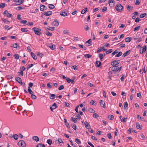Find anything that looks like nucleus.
<instances>
[{
  "instance_id": "12",
  "label": "nucleus",
  "mask_w": 147,
  "mask_h": 147,
  "mask_svg": "<svg viewBox=\"0 0 147 147\" xmlns=\"http://www.w3.org/2000/svg\"><path fill=\"white\" fill-rule=\"evenodd\" d=\"M146 45H144L143 47L142 48V51L141 50H140V52L141 54L143 53L146 50Z\"/></svg>"
},
{
  "instance_id": "5",
  "label": "nucleus",
  "mask_w": 147,
  "mask_h": 147,
  "mask_svg": "<svg viewBox=\"0 0 147 147\" xmlns=\"http://www.w3.org/2000/svg\"><path fill=\"white\" fill-rule=\"evenodd\" d=\"M109 4L111 7H113L114 5L115 1L114 0H109Z\"/></svg>"
},
{
  "instance_id": "46",
  "label": "nucleus",
  "mask_w": 147,
  "mask_h": 147,
  "mask_svg": "<svg viewBox=\"0 0 147 147\" xmlns=\"http://www.w3.org/2000/svg\"><path fill=\"white\" fill-rule=\"evenodd\" d=\"M49 7L50 9H53L55 8V6L53 4H50L49 5Z\"/></svg>"
},
{
  "instance_id": "64",
  "label": "nucleus",
  "mask_w": 147,
  "mask_h": 147,
  "mask_svg": "<svg viewBox=\"0 0 147 147\" xmlns=\"http://www.w3.org/2000/svg\"><path fill=\"white\" fill-rule=\"evenodd\" d=\"M13 57L16 59H18V54H15V55H14Z\"/></svg>"
},
{
  "instance_id": "32",
  "label": "nucleus",
  "mask_w": 147,
  "mask_h": 147,
  "mask_svg": "<svg viewBox=\"0 0 147 147\" xmlns=\"http://www.w3.org/2000/svg\"><path fill=\"white\" fill-rule=\"evenodd\" d=\"M71 120L74 123H76L77 121L76 118H74L73 117H71Z\"/></svg>"
},
{
  "instance_id": "63",
  "label": "nucleus",
  "mask_w": 147,
  "mask_h": 147,
  "mask_svg": "<svg viewBox=\"0 0 147 147\" xmlns=\"http://www.w3.org/2000/svg\"><path fill=\"white\" fill-rule=\"evenodd\" d=\"M72 67V68L74 69L75 70H78V68L77 66L73 65Z\"/></svg>"
},
{
  "instance_id": "49",
  "label": "nucleus",
  "mask_w": 147,
  "mask_h": 147,
  "mask_svg": "<svg viewBox=\"0 0 147 147\" xmlns=\"http://www.w3.org/2000/svg\"><path fill=\"white\" fill-rule=\"evenodd\" d=\"M71 126H72V128L75 130L76 129V125L74 123H73L71 125Z\"/></svg>"
},
{
  "instance_id": "17",
  "label": "nucleus",
  "mask_w": 147,
  "mask_h": 147,
  "mask_svg": "<svg viewBox=\"0 0 147 147\" xmlns=\"http://www.w3.org/2000/svg\"><path fill=\"white\" fill-rule=\"evenodd\" d=\"M31 56L33 59H37V57L36 56V55L33 53L31 52L30 53Z\"/></svg>"
},
{
  "instance_id": "24",
  "label": "nucleus",
  "mask_w": 147,
  "mask_h": 147,
  "mask_svg": "<svg viewBox=\"0 0 147 147\" xmlns=\"http://www.w3.org/2000/svg\"><path fill=\"white\" fill-rule=\"evenodd\" d=\"M136 127L137 128H138V129L140 128V129H142V128L141 127H142V126L141 125V126H140V124H139V123H136Z\"/></svg>"
},
{
  "instance_id": "50",
  "label": "nucleus",
  "mask_w": 147,
  "mask_h": 147,
  "mask_svg": "<svg viewBox=\"0 0 147 147\" xmlns=\"http://www.w3.org/2000/svg\"><path fill=\"white\" fill-rule=\"evenodd\" d=\"M47 142L49 145H51L52 144V140L51 139H48L47 140Z\"/></svg>"
},
{
  "instance_id": "10",
  "label": "nucleus",
  "mask_w": 147,
  "mask_h": 147,
  "mask_svg": "<svg viewBox=\"0 0 147 147\" xmlns=\"http://www.w3.org/2000/svg\"><path fill=\"white\" fill-rule=\"evenodd\" d=\"M85 127L87 129H89L91 126L89 124L87 121H85L84 123Z\"/></svg>"
},
{
  "instance_id": "4",
  "label": "nucleus",
  "mask_w": 147,
  "mask_h": 147,
  "mask_svg": "<svg viewBox=\"0 0 147 147\" xmlns=\"http://www.w3.org/2000/svg\"><path fill=\"white\" fill-rule=\"evenodd\" d=\"M3 14L5 16H6L8 18L11 17H12L13 16L12 14L9 13L7 10H5L3 13Z\"/></svg>"
},
{
  "instance_id": "9",
  "label": "nucleus",
  "mask_w": 147,
  "mask_h": 147,
  "mask_svg": "<svg viewBox=\"0 0 147 147\" xmlns=\"http://www.w3.org/2000/svg\"><path fill=\"white\" fill-rule=\"evenodd\" d=\"M47 9V7L45 5H40V10L41 11H42L44 10H46Z\"/></svg>"
},
{
  "instance_id": "6",
  "label": "nucleus",
  "mask_w": 147,
  "mask_h": 147,
  "mask_svg": "<svg viewBox=\"0 0 147 147\" xmlns=\"http://www.w3.org/2000/svg\"><path fill=\"white\" fill-rule=\"evenodd\" d=\"M111 69V70L113 71H115V73L116 74V72L118 71V69L119 68L118 66L113 65Z\"/></svg>"
},
{
  "instance_id": "25",
  "label": "nucleus",
  "mask_w": 147,
  "mask_h": 147,
  "mask_svg": "<svg viewBox=\"0 0 147 147\" xmlns=\"http://www.w3.org/2000/svg\"><path fill=\"white\" fill-rule=\"evenodd\" d=\"M54 22L55 23L54 24V26H59V23L57 20H55L54 21Z\"/></svg>"
},
{
  "instance_id": "41",
  "label": "nucleus",
  "mask_w": 147,
  "mask_h": 147,
  "mask_svg": "<svg viewBox=\"0 0 147 147\" xmlns=\"http://www.w3.org/2000/svg\"><path fill=\"white\" fill-rule=\"evenodd\" d=\"M146 15L147 14L146 13H142L141 15H140V18H143L145 16H146Z\"/></svg>"
},
{
  "instance_id": "7",
  "label": "nucleus",
  "mask_w": 147,
  "mask_h": 147,
  "mask_svg": "<svg viewBox=\"0 0 147 147\" xmlns=\"http://www.w3.org/2000/svg\"><path fill=\"white\" fill-rule=\"evenodd\" d=\"M57 107L56 103H54L50 107V109L52 111H53L54 109H55L57 108Z\"/></svg>"
},
{
  "instance_id": "20",
  "label": "nucleus",
  "mask_w": 147,
  "mask_h": 147,
  "mask_svg": "<svg viewBox=\"0 0 147 147\" xmlns=\"http://www.w3.org/2000/svg\"><path fill=\"white\" fill-rule=\"evenodd\" d=\"M19 84H20L21 85H22L23 86H24L25 85V83H23L22 82V80L19 77Z\"/></svg>"
},
{
  "instance_id": "34",
  "label": "nucleus",
  "mask_w": 147,
  "mask_h": 147,
  "mask_svg": "<svg viewBox=\"0 0 147 147\" xmlns=\"http://www.w3.org/2000/svg\"><path fill=\"white\" fill-rule=\"evenodd\" d=\"M55 95L54 94H51L50 96V98L51 99H54L55 97Z\"/></svg>"
},
{
  "instance_id": "44",
  "label": "nucleus",
  "mask_w": 147,
  "mask_h": 147,
  "mask_svg": "<svg viewBox=\"0 0 147 147\" xmlns=\"http://www.w3.org/2000/svg\"><path fill=\"white\" fill-rule=\"evenodd\" d=\"M3 22H5L6 24H9L10 23V22L9 21H8L5 19H3Z\"/></svg>"
},
{
  "instance_id": "11",
  "label": "nucleus",
  "mask_w": 147,
  "mask_h": 147,
  "mask_svg": "<svg viewBox=\"0 0 147 147\" xmlns=\"http://www.w3.org/2000/svg\"><path fill=\"white\" fill-rule=\"evenodd\" d=\"M52 13V12L51 11H48L47 12H45L44 14L46 16H49L51 15Z\"/></svg>"
},
{
  "instance_id": "2",
  "label": "nucleus",
  "mask_w": 147,
  "mask_h": 147,
  "mask_svg": "<svg viewBox=\"0 0 147 147\" xmlns=\"http://www.w3.org/2000/svg\"><path fill=\"white\" fill-rule=\"evenodd\" d=\"M32 30L34 31L35 34L39 36L41 35V32L40 31L41 30L40 29L36 27H34L32 29Z\"/></svg>"
},
{
  "instance_id": "43",
  "label": "nucleus",
  "mask_w": 147,
  "mask_h": 147,
  "mask_svg": "<svg viewBox=\"0 0 147 147\" xmlns=\"http://www.w3.org/2000/svg\"><path fill=\"white\" fill-rule=\"evenodd\" d=\"M28 91L30 94H32L33 93V91L31 90L30 87H28Z\"/></svg>"
},
{
  "instance_id": "1",
  "label": "nucleus",
  "mask_w": 147,
  "mask_h": 147,
  "mask_svg": "<svg viewBox=\"0 0 147 147\" xmlns=\"http://www.w3.org/2000/svg\"><path fill=\"white\" fill-rule=\"evenodd\" d=\"M115 8L117 11L121 12L123 10V7L120 4H119L116 5Z\"/></svg>"
},
{
  "instance_id": "19",
  "label": "nucleus",
  "mask_w": 147,
  "mask_h": 147,
  "mask_svg": "<svg viewBox=\"0 0 147 147\" xmlns=\"http://www.w3.org/2000/svg\"><path fill=\"white\" fill-rule=\"evenodd\" d=\"M111 65H112L118 66V65L117 62L115 60H114L111 63Z\"/></svg>"
},
{
  "instance_id": "40",
  "label": "nucleus",
  "mask_w": 147,
  "mask_h": 147,
  "mask_svg": "<svg viewBox=\"0 0 147 147\" xmlns=\"http://www.w3.org/2000/svg\"><path fill=\"white\" fill-rule=\"evenodd\" d=\"M88 111L91 113H94L95 111L92 109L90 108L88 109Z\"/></svg>"
},
{
  "instance_id": "52",
  "label": "nucleus",
  "mask_w": 147,
  "mask_h": 147,
  "mask_svg": "<svg viewBox=\"0 0 147 147\" xmlns=\"http://www.w3.org/2000/svg\"><path fill=\"white\" fill-rule=\"evenodd\" d=\"M140 26H138L135 27L134 29V31H135L138 30H139L140 29Z\"/></svg>"
},
{
  "instance_id": "16",
  "label": "nucleus",
  "mask_w": 147,
  "mask_h": 147,
  "mask_svg": "<svg viewBox=\"0 0 147 147\" xmlns=\"http://www.w3.org/2000/svg\"><path fill=\"white\" fill-rule=\"evenodd\" d=\"M133 7L129 6V5H127V9L129 11L132 10L133 9Z\"/></svg>"
},
{
  "instance_id": "26",
  "label": "nucleus",
  "mask_w": 147,
  "mask_h": 147,
  "mask_svg": "<svg viewBox=\"0 0 147 147\" xmlns=\"http://www.w3.org/2000/svg\"><path fill=\"white\" fill-rule=\"evenodd\" d=\"M88 10L87 7L83 9L81 11V13L82 14H84Z\"/></svg>"
},
{
  "instance_id": "28",
  "label": "nucleus",
  "mask_w": 147,
  "mask_h": 147,
  "mask_svg": "<svg viewBox=\"0 0 147 147\" xmlns=\"http://www.w3.org/2000/svg\"><path fill=\"white\" fill-rule=\"evenodd\" d=\"M21 30L23 32H26L28 31L27 29L26 28H22L21 29Z\"/></svg>"
},
{
  "instance_id": "56",
  "label": "nucleus",
  "mask_w": 147,
  "mask_h": 147,
  "mask_svg": "<svg viewBox=\"0 0 147 147\" xmlns=\"http://www.w3.org/2000/svg\"><path fill=\"white\" fill-rule=\"evenodd\" d=\"M55 28L54 27H50L49 28H47V29L49 30H51V31H53L54 30Z\"/></svg>"
},
{
  "instance_id": "37",
  "label": "nucleus",
  "mask_w": 147,
  "mask_h": 147,
  "mask_svg": "<svg viewBox=\"0 0 147 147\" xmlns=\"http://www.w3.org/2000/svg\"><path fill=\"white\" fill-rule=\"evenodd\" d=\"M92 55H90L89 54H86L84 55V57L86 58H88L91 57Z\"/></svg>"
},
{
  "instance_id": "53",
  "label": "nucleus",
  "mask_w": 147,
  "mask_h": 147,
  "mask_svg": "<svg viewBox=\"0 0 147 147\" xmlns=\"http://www.w3.org/2000/svg\"><path fill=\"white\" fill-rule=\"evenodd\" d=\"M5 4L4 3L0 4V8H3L5 6Z\"/></svg>"
},
{
  "instance_id": "62",
  "label": "nucleus",
  "mask_w": 147,
  "mask_h": 147,
  "mask_svg": "<svg viewBox=\"0 0 147 147\" xmlns=\"http://www.w3.org/2000/svg\"><path fill=\"white\" fill-rule=\"evenodd\" d=\"M26 69L25 68L24 66L21 67H20V71H24Z\"/></svg>"
},
{
  "instance_id": "51",
  "label": "nucleus",
  "mask_w": 147,
  "mask_h": 147,
  "mask_svg": "<svg viewBox=\"0 0 147 147\" xmlns=\"http://www.w3.org/2000/svg\"><path fill=\"white\" fill-rule=\"evenodd\" d=\"M14 138L16 140H17L18 138V136L16 134H14L13 136Z\"/></svg>"
},
{
  "instance_id": "23",
  "label": "nucleus",
  "mask_w": 147,
  "mask_h": 147,
  "mask_svg": "<svg viewBox=\"0 0 147 147\" xmlns=\"http://www.w3.org/2000/svg\"><path fill=\"white\" fill-rule=\"evenodd\" d=\"M60 14L63 16H67V13H65V12H62L60 13Z\"/></svg>"
},
{
  "instance_id": "14",
  "label": "nucleus",
  "mask_w": 147,
  "mask_h": 147,
  "mask_svg": "<svg viewBox=\"0 0 147 147\" xmlns=\"http://www.w3.org/2000/svg\"><path fill=\"white\" fill-rule=\"evenodd\" d=\"M131 51V50H129L127 51L125 53H124L123 55V57H125L128 55L130 53Z\"/></svg>"
},
{
  "instance_id": "59",
  "label": "nucleus",
  "mask_w": 147,
  "mask_h": 147,
  "mask_svg": "<svg viewBox=\"0 0 147 147\" xmlns=\"http://www.w3.org/2000/svg\"><path fill=\"white\" fill-rule=\"evenodd\" d=\"M27 22V21L26 20H22L20 22V23L21 24H26Z\"/></svg>"
},
{
  "instance_id": "35",
  "label": "nucleus",
  "mask_w": 147,
  "mask_h": 147,
  "mask_svg": "<svg viewBox=\"0 0 147 147\" xmlns=\"http://www.w3.org/2000/svg\"><path fill=\"white\" fill-rule=\"evenodd\" d=\"M48 36H52V34L51 33L47 31H46V32L45 33Z\"/></svg>"
},
{
  "instance_id": "58",
  "label": "nucleus",
  "mask_w": 147,
  "mask_h": 147,
  "mask_svg": "<svg viewBox=\"0 0 147 147\" xmlns=\"http://www.w3.org/2000/svg\"><path fill=\"white\" fill-rule=\"evenodd\" d=\"M31 96L32 98L33 99H35L36 98V96L35 95L32 94Z\"/></svg>"
},
{
  "instance_id": "33",
  "label": "nucleus",
  "mask_w": 147,
  "mask_h": 147,
  "mask_svg": "<svg viewBox=\"0 0 147 147\" xmlns=\"http://www.w3.org/2000/svg\"><path fill=\"white\" fill-rule=\"evenodd\" d=\"M88 43L89 44L88 46L91 45H92V40L91 39H89L88 41L86 42V44L87 43Z\"/></svg>"
},
{
  "instance_id": "3",
  "label": "nucleus",
  "mask_w": 147,
  "mask_h": 147,
  "mask_svg": "<svg viewBox=\"0 0 147 147\" xmlns=\"http://www.w3.org/2000/svg\"><path fill=\"white\" fill-rule=\"evenodd\" d=\"M19 144H20L21 146L22 147H26V145L25 142L22 140L19 141Z\"/></svg>"
},
{
  "instance_id": "27",
  "label": "nucleus",
  "mask_w": 147,
  "mask_h": 147,
  "mask_svg": "<svg viewBox=\"0 0 147 147\" xmlns=\"http://www.w3.org/2000/svg\"><path fill=\"white\" fill-rule=\"evenodd\" d=\"M131 37L129 38V37H127L125 39V42H129L131 40Z\"/></svg>"
},
{
  "instance_id": "54",
  "label": "nucleus",
  "mask_w": 147,
  "mask_h": 147,
  "mask_svg": "<svg viewBox=\"0 0 147 147\" xmlns=\"http://www.w3.org/2000/svg\"><path fill=\"white\" fill-rule=\"evenodd\" d=\"M113 51L112 49H111L109 50L108 51H107L106 52V53L107 54H108L109 53H111Z\"/></svg>"
},
{
  "instance_id": "36",
  "label": "nucleus",
  "mask_w": 147,
  "mask_h": 147,
  "mask_svg": "<svg viewBox=\"0 0 147 147\" xmlns=\"http://www.w3.org/2000/svg\"><path fill=\"white\" fill-rule=\"evenodd\" d=\"M122 53L121 52H119L115 56V57H119L122 55Z\"/></svg>"
},
{
  "instance_id": "38",
  "label": "nucleus",
  "mask_w": 147,
  "mask_h": 147,
  "mask_svg": "<svg viewBox=\"0 0 147 147\" xmlns=\"http://www.w3.org/2000/svg\"><path fill=\"white\" fill-rule=\"evenodd\" d=\"M104 48V47H100V48L99 49H98L97 51V53H99L100 52L102 51L103 50V49Z\"/></svg>"
},
{
  "instance_id": "61",
  "label": "nucleus",
  "mask_w": 147,
  "mask_h": 147,
  "mask_svg": "<svg viewBox=\"0 0 147 147\" xmlns=\"http://www.w3.org/2000/svg\"><path fill=\"white\" fill-rule=\"evenodd\" d=\"M107 137L109 139H110L111 138L112 136L111 134L110 133H109L107 134Z\"/></svg>"
},
{
  "instance_id": "13",
  "label": "nucleus",
  "mask_w": 147,
  "mask_h": 147,
  "mask_svg": "<svg viewBox=\"0 0 147 147\" xmlns=\"http://www.w3.org/2000/svg\"><path fill=\"white\" fill-rule=\"evenodd\" d=\"M101 64V62L100 61H97L96 62L95 65L97 67H99Z\"/></svg>"
},
{
  "instance_id": "8",
  "label": "nucleus",
  "mask_w": 147,
  "mask_h": 147,
  "mask_svg": "<svg viewBox=\"0 0 147 147\" xmlns=\"http://www.w3.org/2000/svg\"><path fill=\"white\" fill-rule=\"evenodd\" d=\"M66 81L68 83H71L72 84H74L75 83L74 79L71 80L69 78H67Z\"/></svg>"
},
{
  "instance_id": "39",
  "label": "nucleus",
  "mask_w": 147,
  "mask_h": 147,
  "mask_svg": "<svg viewBox=\"0 0 147 147\" xmlns=\"http://www.w3.org/2000/svg\"><path fill=\"white\" fill-rule=\"evenodd\" d=\"M75 142L78 144H80L81 143V142L80 140L77 138H76L75 140Z\"/></svg>"
},
{
  "instance_id": "21",
  "label": "nucleus",
  "mask_w": 147,
  "mask_h": 147,
  "mask_svg": "<svg viewBox=\"0 0 147 147\" xmlns=\"http://www.w3.org/2000/svg\"><path fill=\"white\" fill-rule=\"evenodd\" d=\"M32 139L36 142H38L39 141V138L36 136H34L32 138Z\"/></svg>"
},
{
  "instance_id": "55",
  "label": "nucleus",
  "mask_w": 147,
  "mask_h": 147,
  "mask_svg": "<svg viewBox=\"0 0 147 147\" xmlns=\"http://www.w3.org/2000/svg\"><path fill=\"white\" fill-rule=\"evenodd\" d=\"M64 88V86L63 85H61L59 88L58 89L59 90H61L63 89Z\"/></svg>"
},
{
  "instance_id": "60",
  "label": "nucleus",
  "mask_w": 147,
  "mask_h": 147,
  "mask_svg": "<svg viewBox=\"0 0 147 147\" xmlns=\"http://www.w3.org/2000/svg\"><path fill=\"white\" fill-rule=\"evenodd\" d=\"M107 10V7H103L102 11L103 12L106 11Z\"/></svg>"
},
{
  "instance_id": "31",
  "label": "nucleus",
  "mask_w": 147,
  "mask_h": 147,
  "mask_svg": "<svg viewBox=\"0 0 147 147\" xmlns=\"http://www.w3.org/2000/svg\"><path fill=\"white\" fill-rule=\"evenodd\" d=\"M128 107V104L127 102H125L124 103V109H125Z\"/></svg>"
},
{
  "instance_id": "48",
  "label": "nucleus",
  "mask_w": 147,
  "mask_h": 147,
  "mask_svg": "<svg viewBox=\"0 0 147 147\" xmlns=\"http://www.w3.org/2000/svg\"><path fill=\"white\" fill-rule=\"evenodd\" d=\"M99 55L100 60V61H102V59H103L104 57L103 55L101 53L99 54Z\"/></svg>"
},
{
  "instance_id": "18",
  "label": "nucleus",
  "mask_w": 147,
  "mask_h": 147,
  "mask_svg": "<svg viewBox=\"0 0 147 147\" xmlns=\"http://www.w3.org/2000/svg\"><path fill=\"white\" fill-rule=\"evenodd\" d=\"M64 121L66 126L68 128H70V126L69 123L67 122V119H64Z\"/></svg>"
},
{
  "instance_id": "57",
  "label": "nucleus",
  "mask_w": 147,
  "mask_h": 147,
  "mask_svg": "<svg viewBox=\"0 0 147 147\" xmlns=\"http://www.w3.org/2000/svg\"><path fill=\"white\" fill-rule=\"evenodd\" d=\"M140 0H136L135 3V5H139L140 4Z\"/></svg>"
},
{
  "instance_id": "29",
  "label": "nucleus",
  "mask_w": 147,
  "mask_h": 147,
  "mask_svg": "<svg viewBox=\"0 0 147 147\" xmlns=\"http://www.w3.org/2000/svg\"><path fill=\"white\" fill-rule=\"evenodd\" d=\"M108 118L110 120H112L114 119V116L113 115H110L109 116Z\"/></svg>"
},
{
  "instance_id": "15",
  "label": "nucleus",
  "mask_w": 147,
  "mask_h": 147,
  "mask_svg": "<svg viewBox=\"0 0 147 147\" xmlns=\"http://www.w3.org/2000/svg\"><path fill=\"white\" fill-rule=\"evenodd\" d=\"M100 105L104 108H105V103L102 100H100Z\"/></svg>"
},
{
  "instance_id": "45",
  "label": "nucleus",
  "mask_w": 147,
  "mask_h": 147,
  "mask_svg": "<svg viewBox=\"0 0 147 147\" xmlns=\"http://www.w3.org/2000/svg\"><path fill=\"white\" fill-rule=\"evenodd\" d=\"M23 10V12L25 11V8L24 7H22L21 6H19V11Z\"/></svg>"
},
{
  "instance_id": "42",
  "label": "nucleus",
  "mask_w": 147,
  "mask_h": 147,
  "mask_svg": "<svg viewBox=\"0 0 147 147\" xmlns=\"http://www.w3.org/2000/svg\"><path fill=\"white\" fill-rule=\"evenodd\" d=\"M33 66V65L32 64H28L27 66V70H28L30 68L32 67V66Z\"/></svg>"
},
{
  "instance_id": "22",
  "label": "nucleus",
  "mask_w": 147,
  "mask_h": 147,
  "mask_svg": "<svg viewBox=\"0 0 147 147\" xmlns=\"http://www.w3.org/2000/svg\"><path fill=\"white\" fill-rule=\"evenodd\" d=\"M36 147H45V146L43 144L39 143L36 145Z\"/></svg>"
},
{
  "instance_id": "30",
  "label": "nucleus",
  "mask_w": 147,
  "mask_h": 147,
  "mask_svg": "<svg viewBox=\"0 0 147 147\" xmlns=\"http://www.w3.org/2000/svg\"><path fill=\"white\" fill-rule=\"evenodd\" d=\"M49 47L52 50H54L55 49V46L54 45H51V46H49Z\"/></svg>"
},
{
  "instance_id": "47",
  "label": "nucleus",
  "mask_w": 147,
  "mask_h": 147,
  "mask_svg": "<svg viewBox=\"0 0 147 147\" xmlns=\"http://www.w3.org/2000/svg\"><path fill=\"white\" fill-rule=\"evenodd\" d=\"M93 117L94 118H97L98 117H99V116L98 115L97 113H95L93 114Z\"/></svg>"
}]
</instances>
